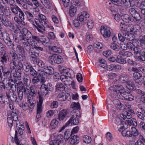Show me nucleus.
<instances>
[{"mask_svg": "<svg viewBox=\"0 0 145 145\" xmlns=\"http://www.w3.org/2000/svg\"><path fill=\"white\" fill-rule=\"evenodd\" d=\"M129 12L131 16L127 14L123 15L122 16V19L124 22L126 23L135 22L140 19V15L137 12L136 8H130L129 10Z\"/></svg>", "mask_w": 145, "mask_h": 145, "instance_id": "1", "label": "nucleus"}, {"mask_svg": "<svg viewBox=\"0 0 145 145\" xmlns=\"http://www.w3.org/2000/svg\"><path fill=\"white\" fill-rule=\"evenodd\" d=\"M38 16L39 19H35L34 27L39 32L42 33L45 30L44 25L46 24V18L45 16L42 14H39Z\"/></svg>", "mask_w": 145, "mask_h": 145, "instance_id": "2", "label": "nucleus"}, {"mask_svg": "<svg viewBox=\"0 0 145 145\" xmlns=\"http://www.w3.org/2000/svg\"><path fill=\"white\" fill-rule=\"evenodd\" d=\"M133 25L132 24L126 25L122 22H121L120 24V26L121 28V33L125 36V38L126 40H131L133 39H130L129 33L132 32Z\"/></svg>", "mask_w": 145, "mask_h": 145, "instance_id": "3", "label": "nucleus"}, {"mask_svg": "<svg viewBox=\"0 0 145 145\" xmlns=\"http://www.w3.org/2000/svg\"><path fill=\"white\" fill-rule=\"evenodd\" d=\"M48 61L49 63L52 65L55 63L60 64L63 61L61 56L57 54H54L49 57Z\"/></svg>", "mask_w": 145, "mask_h": 145, "instance_id": "4", "label": "nucleus"}, {"mask_svg": "<svg viewBox=\"0 0 145 145\" xmlns=\"http://www.w3.org/2000/svg\"><path fill=\"white\" fill-rule=\"evenodd\" d=\"M117 97L122 100L126 99L129 101H132L134 99L133 96L130 93L127 92L125 89L123 90Z\"/></svg>", "mask_w": 145, "mask_h": 145, "instance_id": "5", "label": "nucleus"}, {"mask_svg": "<svg viewBox=\"0 0 145 145\" xmlns=\"http://www.w3.org/2000/svg\"><path fill=\"white\" fill-rule=\"evenodd\" d=\"M40 72L46 79L47 76L53 74L54 71L52 67L46 66L43 69L42 71L41 70Z\"/></svg>", "mask_w": 145, "mask_h": 145, "instance_id": "6", "label": "nucleus"}, {"mask_svg": "<svg viewBox=\"0 0 145 145\" xmlns=\"http://www.w3.org/2000/svg\"><path fill=\"white\" fill-rule=\"evenodd\" d=\"M46 81V80L40 72L38 74V75L33 77L32 80V83L35 85H37L40 82L44 83Z\"/></svg>", "mask_w": 145, "mask_h": 145, "instance_id": "7", "label": "nucleus"}, {"mask_svg": "<svg viewBox=\"0 0 145 145\" xmlns=\"http://www.w3.org/2000/svg\"><path fill=\"white\" fill-rule=\"evenodd\" d=\"M51 138L52 140L50 142V145H59V143L63 140V137L60 134L57 136L53 135Z\"/></svg>", "mask_w": 145, "mask_h": 145, "instance_id": "8", "label": "nucleus"}, {"mask_svg": "<svg viewBox=\"0 0 145 145\" xmlns=\"http://www.w3.org/2000/svg\"><path fill=\"white\" fill-rule=\"evenodd\" d=\"M69 112L66 109H63L59 113L57 119L59 121H62L69 118L70 116Z\"/></svg>", "mask_w": 145, "mask_h": 145, "instance_id": "9", "label": "nucleus"}, {"mask_svg": "<svg viewBox=\"0 0 145 145\" xmlns=\"http://www.w3.org/2000/svg\"><path fill=\"white\" fill-rule=\"evenodd\" d=\"M109 90L111 91L114 92L115 94H116L115 97H116L124 89L123 87L122 86L120 85H113L110 87L109 88Z\"/></svg>", "mask_w": 145, "mask_h": 145, "instance_id": "10", "label": "nucleus"}, {"mask_svg": "<svg viewBox=\"0 0 145 145\" xmlns=\"http://www.w3.org/2000/svg\"><path fill=\"white\" fill-rule=\"evenodd\" d=\"M10 55L12 57L11 61L15 62L17 60H18V61H22L25 58V56L21 55L20 54H17L14 52L11 53Z\"/></svg>", "mask_w": 145, "mask_h": 145, "instance_id": "11", "label": "nucleus"}, {"mask_svg": "<svg viewBox=\"0 0 145 145\" xmlns=\"http://www.w3.org/2000/svg\"><path fill=\"white\" fill-rule=\"evenodd\" d=\"M111 29L109 27L104 26L100 31L102 35L105 38H109L111 35Z\"/></svg>", "mask_w": 145, "mask_h": 145, "instance_id": "12", "label": "nucleus"}, {"mask_svg": "<svg viewBox=\"0 0 145 145\" xmlns=\"http://www.w3.org/2000/svg\"><path fill=\"white\" fill-rule=\"evenodd\" d=\"M30 42L31 39L27 38L25 36L22 35L20 42L24 44V47L27 50L30 49V47L29 46V44Z\"/></svg>", "mask_w": 145, "mask_h": 145, "instance_id": "13", "label": "nucleus"}, {"mask_svg": "<svg viewBox=\"0 0 145 145\" xmlns=\"http://www.w3.org/2000/svg\"><path fill=\"white\" fill-rule=\"evenodd\" d=\"M77 115L75 113L72 115L69 120L66 123L67 125H69L70 123L71 125H77L79 123L78 118L77 117Z\"/></svg>", "mask_w": 145, "mask_h": 145, "instance_id": "14", "label": "nucleus"}, {"mask_svg": "<svg viewBox=\"0 0 145 145\" xmlns=\"http://www.w3.org/2000/svg\"><path fill=\"white\" fill-rule=\"evenodd\" d=\"M89 17V14L84 11L82 12L80 14H78L76 19L78 21L82 22L84 20L85 18H88Z\"/></svg>", "mask_w": 145, "mask_h": 145, "instance_id": "15", "label": "nucleus"}, {"mask_svg": "<svg viewBox=\"0 0 145 145\" xmlns=\"http://www.w3.org/2000/svg\"><path fill=\"white\" fill-rule=\"evenodd\" d=\"M39 102L37 104V113H41L42 111V104L44 100L43 97L41 95H39Z\"/></svg>", "mask_w": 145, "mask_h": 145, "instance_id": "16", "label": "nucleus"}, {"mask_svg": "<svg viewBox=\"0 0 145 145\" xmlns=\"http://www.w3.org/2000/svg\"><path fill=\"white\" fill-rule=\"evenodd\" d=\"M141 73L137 72H135L133 74V78L135 82L139 85L141 84V82L139 80L142 77Z\"/></svg>", "mask_w": 145, "mask_h": 145, "instance_id": "17", "label": "nucleus"}, {"mask_svg": "<svg viewBox=\"0 0 145 145\" xmlns=\"http://www.w3.org/2000/svg\"><path fill=\"white\" fill-rule=\"evenodd\" d=\"M6 96L13 102H15L17 100V96L16 93L13 91H9L8 93H6Z\"/></svg>", "mask_w": 145, "mask_h": 145, "instance_id": "18", "label": "nucleus"}, {"mask_svg": "<svg viewBox=\"0 0 145 145\" xmlns=\"http://www.w3.org/2000/svg\"><path fill=\"white\" fill-rule=\"evenodd\" d=\"M25 14L27 20L34 26L35 22L33 20V16L32 14L29 11H26L25 12Z\"/></svg>", "mask_w": 145, "mask_h": 145, "instance_id": "19", "label": "nucleus"}, {"mask_svg": "<svg viewBox=\"0 0 145 145\" xmlns=\"http://www.w3.org/2000/svg\"><path fill=\"white\" fill-rule=\"evenodd\" d=\"M79 142V138L76 135L71 137L69 140V143L72 145H76Z\"/></svg>", "mask_w": 145, "mask_h": 145, "instance_id": "20", "label": "nucleus"}, {"mask_svg": "<svg viewBox=\"0 0 145 145\" xmlns=\"http://www.w3.org/2000/svg\"><path fill=\"white\" fill-rule=\"evenodd\" d=\"M113 103L117 109L122 110L124 108L123 105L121 103L118 99H116L114 100Z\"/></svg>", "mask_w": 145, "mask_h": 145, "instance_id": "21", "label": "nucleus"}, {"mask_svg": "<svg viewBox=\"0 0 145 145\" xmlns=\"http://www.w3.org/2000/svg\"><path fill=\"white\" fill-rule=\"evenodd\" d=\"M1 24L4 26L8 27L11 24V22L6 16H5L0 19Z\"/></svg>", "mask_w": 145, "mask_h": 145, "instance_id": "22", "label": "nucleus"}, {"mask_svg": "<svg viewBox=\"0 0 145 145\" xmlns=\"http://www.w3.org/2000/svg\"><path fill=\"white\" fill-rule=\"evenodd\" d=\"M30 51L29 53L31 56V57L32 58H36L37 57H38L39 55V52L36 51V50L34 48H31L29 50Z\"/></svg>", "mask_w": 145, "mask_h": 145, "instance_id": "23", "label": "nucleus"}, {"mask_svg": "<svg viewBox=\"0 0 145 145\" xmlns=\"http://www.w3.org/2000/svg\"><path fill=\"white\" fill-rule=\"evenodd\" d=\"M132 32L136 35H139L141 32V28L138 25H133Z\"/></svg>", "mask_w": 145, "mask_h": 145, "instance_id": "24", "label": "nucleus"}, {"mask_svg": "<svg viewBox=\"0 0 145 145\" xmlns=\"http://www.w3.org/2000/svg\"><path fill=\"white\" fill-rule=\"evenodd\" d=\"M24 82V85L26 86L29 85L31 82V80L30 76L27 74H24L23 76Z\"/></svg>", "mask_w": 145, "mask_h": 145, "instance_id": "25", "label": "nucleus"}, {"mask_svg": "<svg viewBox=\"0 0 145 145\" xmlns=\"http://www.w3.org/2000/svg\"><path fill=\"white\" fill-rule=\"evenodd\" d=\"M120 116L121 118L124 120L126 118L130 119L132 117L131 113L126 111H124L123 114H121Z\"/></svg>", "mask_w": 145, "mask_h": 145, "instance_id": "26", "label": "nucleus"}, {"mask_svg": "<svg viewBox=\"0 0 145 145\" xmlns=\"http://www.w3.org/2000/svg\"><path fill=\"white\" fill-rule=\"evenodd\" d=\"M10 9L14 14L17 16L18 15V12L21 10V9L17 5L11 7Z\"/></svg>", "mask_w": 145, "mask_h": 145, "instance_id": "27", "label": "nucleus"}, {"mask_svg": "<svg viewBox=\"0 0 145 145\" xmlns=\"http://www.w3.org/2000/svg\"><path fill=\"white\" fill-rule=\"evenodd\" d=\"M9 102V98L7 97L0 95V103L5 105L8 104Z\"/></svg>", "mask_w": 145, "mask_h": 145, "instance_id": "28", "label": "nucleus"}, {"mask_svg": "<svg viewBox=\"0 0 145 145\" xmlns=\"http://www.w3.org/2000/svg\"><path fill=\"white\" fill-rule=\"evenodd\" d=\"M141 112H137L136 114L137 116L142 120H144L145 117V111L142 108H141Z\"/></svg>", "mask_w": 145, "mask_h": 145, "instance_id": "29", "label": "nucleus"}, {"mask_svg": "<svg viewBox=\"0 0 145 145\" xmlns=\"http://www.w3.org/2000/svg\"><path fill=\"white\" fill-rule=\"evenodd\" d=\"M2 72L3 74V75L5 77V79H7L12 76L11 73L10 71L6 69L3 70Z\"/></svg>", "mask_w": 145, "mask_h": 145, "instance_id": "30", "label": "nucleus"}, {"mask_svg": "<svg viewBox=\"0 0 145 145\" xmlns=\"http://www.w3.org/2000/svg\"><path fill=\"white\" fill-rule=\"evenodd\" d=\"M16 50L18 52L21 54V55L25 56V52L23 46L19 45H17L16 46Z\"/></svg>", "mask_w": 145, "mask_h": 145, "instance_id": "31", "label": "nucleus"}, {"mask_svg": "<svg viewBox=\"0 0 145 145\" xmlns=\"http://www.w3.org/2000/svg\"><path fill=\"white\" fill-rule=\"evenodd\" d=\"M138 59L141 61H145V51L143 50L140 51L138 56Z\"/></svg>", "mask_w": 145, "mask_h": 145, "instance_id": "32", "label": "nucleus"}, {"mask_svg": "<svg viewBox=\"0 0 145 145\" xmlns=\"http://www.w3.org/2000/svg\"><path fill=\"white\" fill-rule=\"evenodd\" d=\"M126 84L127 88L129 90L133 91L135 90V88L131 81L129 80Z\"/></svg>", "mask_w": 145, "mask_h": 145, "instance_id": "33", "label": "nucleus"}, {"mask_svg": "<svg viewBox=\"0 0 145 145\" xmlns=\"http://www.w3.org/2000/svg\"><path fill=\"white\" fill-rule=\"evenodd\" d=\"M37 88L35 87H32L30 88V95L33 97H35L37 93L39 94V92L37 91Z\"/></svg>", "mask_w": 145, "mask_h": 145, "instance_id": "34", "label": "nucleus"}, {"mask_svg": "<svg viewBox=\"0 0 145 145\" xmlns=\"http://www.w3.org/2000/svg\"><path fill=\"white\" fill-rule=\"evenodd\" d=\"M72 134L70 129H67L65 131L64 136V138L65 141H67L70 137L72 136Z\"/></svg>", "mask_w": 145, "mask_h": 145, "instance_id": "35", "label": "nucleus"}, {"mask_svg": "<svg viewBox=\"0 0 145 145\" xmlns=\"http://www.w3.org/2000/svg\"><path fill=\"white\" fill-rule=\"evenodd\" d=\"M117 62L121 64H124L126 63V58H123L120 55H118L116 57Z\"/></svg>", "mask_w": 145, "mask_h": 145, "instance_id": "36", "label": "nucleus"}, {"mask_svg": "<svg viewBox=\"0 0 145 145\" xmlns=\"http://www.w3.org/2000/svg\"><path fill=\"white\" fill-rule=\"evenodd\" d=\"M58 121L56 119L53 120L50 123V128L51 129H56L58 126Z\"/></svg>", "mask_w": 145, "mask_h": 145, "instance_id": "37", "label": "nucleus"}, {"mask_svg": "<svg viewBox=\"0 0 145 145\" xmlns=\"http://www.w3.org/2000/svg\"><path fill=\"white\" fill-rule=\"evenodd\" d=\"M49 49L54 52L57 53H61L62 52L61 49L59 47L54 46H49Z\"/></svg>", "mask_w": 145, "mask_h": 145, "instance_id": "38", "label": "nucleus"}, {"mask_svg": "<svg viewBox=\"0 0 145 145\" xmlns=\"http://www.w3.org/2000/svg\"><path fill=\"white\" fill-rule=\"evenodd\" d=\"M0 60L4 63H7V62H9V58L7 54H4L1 57Z\"/></svg>", "mask_w": 145, "mask_h": 145, "instance_id": "39", "label": "nucleus"}, {"mask_svg": "<svg viewBox=\"0 0 145 145\" xmlns=\"http://www.w3.org/2000/svg\"><path fill=\"white\" fill-rule=\"evenodd\" d=\"M22 72H15L13 73V77L14 80H21V77Z\"/></svg>", "mask_w": 145, "mask_h": 145, "instance_id": "40", "label": "nucleus"}, {"mask_svg": "<svg viewBox=\"0 0 145 145\" xmlns=\"http://www.w3.org/2000/svg\"><path fill=\"white\" fill-rule=\"evenodd\" d=\"M15 67V72H22L21 70L23 69V64L21 62L18 61V64Z\"/></svg>", "mask_w": 145, "mask_h": 145, "instance_id": "41", "label": "nucleus"}, {"mask_svg": "<svg viewBox=\"0 0 145 145\" xmlns=\"http://www.w3.org/2000/svg\"><path fill=\"white\" fill-rule=\"evenodd\" d=\"M76 11V8L73 6H72L70 8L69 14L71 16H73L75 15Z\"/></svg>", "mask_w": 145, "mask_h": 145, "instance_id": "42", "label": "nucleus"}, {"mask_svg": "<svg viewBox=\"0 0 145 145\" xmlns=\"http://www.w3.org/2000/svg\"><path fill=\"white\" fill-rule=\"evenodd\" d=\"M67 97L66 94L63 93H60L57 96V98L58 100L60 101H64L66 100Z\"/></svg>", "mask_w": 145, "mask_h": 145, "instance_id": "43", "label": "nucleus"}, {"mask_svg": "<svg viewBox=\"0 0 145 145\" xmlns=\"http://www.w3.org/2000/svg\"><path fill=\"white\" fill-rule=\"evenodd\" d=\"M4 42L10 48H11L12 49L14 48V47L15 45L14 43L12 42L10 39H7V40Z\"/></svg>", "mask_w": 145, "mask_h": 145, "instance_id": "44", "label": "nucleus"}, {"mask_svg": "<svg viewBox=\"0 0 145 145\" xmlns=\"http://www.w3.org/2000/svg\"><path fill=\"white\" fill-rule=\"evenodd\" d=\"M56 87L57 89L61 91H63L65 90V88L64 85L61 83L59 82L57 83Z\"/></svg>", "mask_w": 145, "mask_h": 145, "instance_id": "45", "label": "nucleus"}, {"mask_svg": "<svg viewBox=\"0 0 145 145\" xmlns=\"http://www.w3.org/2000/svg\"><path fill=\"white\" fill-rule=\"evenodd\" d=\"M41 2L43 4L45 7L48 8H51V4L49 0H40Z\"/></svg>", "mask_w": 145, "mask_h": 145, "instance_id": "46", "label": "nucleus"}, {"mask_svg": "<svg viewBox=\"0 0 145 145\" xmlns=\"http://www.w3.org/2000/svg\"><path fill=\"white\" fill-rule=\"evenodd\" d=\"M121 1L127 7L129 8L132 6L131 0H121Z\"/></svg>", "mask_w": 145, "mask_h": 145, "instance_id": "47", "label": "nucleus"}, {"mask_svg": "<svg viewBox=\"0 0 145 145\" xmlns=\"http://www.w3.org/2000/svg\"><path fill=\"white\" fill-rule=\"evenodd\" d=\"M129 80V78L127 76H122L120 78L119 81L122 83H126Z\"/></svg>", "mask_w": 145, "mask_h": 145, "instance_id": "48", "label": "nucleus"}, {"mask_svg": "<svg viewBox=\"0 0 145 145\" xmlns=\"http://www.w3.org/2000/svg\"><path fill=\"white\" fill-rule=\"evenodd\" d=\"M32 67V66L28 65L27 63L26 64H23V69L26 72L29 71Z\"/></svg>", "mask_w": 145, "mask_h": 145, "instance_id": "49", "label": "nucleus"}, {"mask_svg": "<svg viewBox=\"0 0 145 145\" xmlns=\"http://www.w3.org/2000/svg\"><path fill=\"white\" fill-rule=\"evenodd\" d=\"M16 64V62L11 61L9 64V67L10 70L11 72L15 69V67Z\"/></svg>", "mask_w": 145, "mask_h": 145, "instance_id": "50", "label": "nucleus"}, {"mask_svg": "<svg viewBox=\"0 0 145 145\" xmlns=\"http://www.w3.org/2000/svg\"><path fill=\"white\" fill-rule=\"evenodd\" d=\"M37 64L38 66L41 68H42L43 69L46 66L45 65V63L42 60L37 59L36 60Z\"/></svg>", "mask_w": 145, "mask_h": 145, "instance_id": "51", "label": "nucleus"}, {"mask_svg": "<svg viewBox=\"0 0 145 145\" xmlns=\"http://www.w3.org/2000/svg\"><path fill=\"white\" fill-rule=\"evenodd\" d=\"M30 74L33 77L37 76L39 73H40V71L39 70L37 72L33 68H32L29 71Z\"/></svg>", "mask_w": 145, "mask_h": 145, "instance_id": "52", "label": "nucleus"}, {"mask_svg": "<svg viewBox=\"0 0 145 145\" xmlns=\"http://www.w3.org/2000/svg\"><path fill=\"white\" fill-rule=\"evenodd\" d=\"M70 108H74V109H78L80 108V106L79 103H73L71 105Z\"/></svg>", "mask_w": 145, "mask_h": 145, "instance_id": "53", "label": "nucleus"}, {"mask_svg": "<svg viewBox=\"0 0 145 145\" xmlns=\"http://www.w3.org/2000/svg\"><path fill=\"white\" fill-rule=\"evenodd\" d=\"M31 3V5H29L33 6L34 5L36 8H37L39 6V3L37 0H29Z\"/></svg>", "mask_w": 145, "mask_h": 145, "instance_id": "54", "label": "nucleus"}, {"mask_svg": "<svg viewBox=\"0 0 145 145\" xmlns=\"http://www.w3.org/2000/svg\"><path fill=\"white\" fill-rule=\"evenodd\" d=\"M49 42L48 39V38H43L40 39V42H42V44L46 46H48Z\"/></svg>", "mask_w": 145, "mask_h": 145, "instance_id": "55", "label": "nucleus"}, {"mask_svg": "<svg viewBox=\"0 0 145 145\" xmlns=\"http://www.w3.org/2000/svg\"><path fill=\"white\" fill-rule=\"evenodd\" d=\"M84 142L86 143L89 144L91 142V138L88 136L85 135L83 138Z\"/></svg>", "mask_w": 145, "mask_h": 145, "instance_id": "56", "label": "nucleus"}, {"mask_svg": "<svg viewBox=\"0 0 145 145\" xmlns=\"http://www.w3.org/2000/svg\"><path fill=\"white\" fill-rule=\"evenodd\" d=\"M1 35L3 40L4 41L7 40V39H10L9 36V35L6 32L1 33Z\"/></svg>", "mask_w": 145, "mask_h": 145, "instance_id": "57", "label": "nucleus"}, {"mask_svg": "<svg viewBox=\"0 0 145 145\" xmlns=\"http://www.w3.org/2000/svg\"><path fill=\"white\" fill-rule=\"evenodd\" d=\"M18 17L20 20L22 22H24V20H25V14L21 10L19 12Z\"/></svg>", "mask_w": 145, "mask_h": 145, "instance_id": "58", "label": "nucleus"}, {"mask_svg": "<svg viewBox=\"0 0 145 145\" xmlns=\"http://www.w3.org/2000/svg\"><path fill=\"white\" fill-rule=\"evenodd\" d=\"M60 78L62 82H63L66 85H68L69 84L67 83V79L68 78L66 77V75H62L60 77Z\"/></svg>", "mask_w": 145, "mask_h": 145, "instance_id": "59", "label": "nucleus"}, {"mask_svg": "<svg viewBox=\"0 0 145 145\" xmlns=\"http://www.w3.org/2000/svg\"><path fill=\"white\" fill-rule=\"evenodd\" d=\"M25 32H26V33H24V36L27 38L29 39L32 37L33 35L31 34V32L28 31L27 29H25Z\"/></svg>", "mask_w": 145, "mask_h": 145, "instance_id": "60", "label": "nucleus"}, {"mask_svg": "<svg viewBox=\"0 0 145 145\" xmlns=\"http://www.w3.org/2000/svg\"><path fill=\"white\" fill-rule=\"evenodd\" d=\"M137 5L140 9H145V0L141 2L138 1L137 3Z\"/></svg>", "mask_w": 145, "mask_h": 145, "instance_id": "61", "label": "nucleus"}, {"mask_svg": "<svg viewBox=\"0 0 145 145\" xmlns=\"http://www.w3.org/2000/svg\"><path fill=\"white\" fill-rule=\"evenodd\" d=\"M111 48L114 50H116L117 51L119 49V46L115 43V42H113L111 44Z\"/></svg>", "mask_w": 145, "mask_h": 145, "instance_id": "62", "label": "nucleus"}, {"mask_svg": "<svg viewBox=\"0 0 145 145\" xmlns=\"http://www.w3.org/2000/svg\"><path fill=\"white\" fill-rule=\"evenodd\" d=\"M22 35L21 34L20 35H17L14 36V40L16 42H21V38H22Z\"/></svg>", "mask_w": 145, "mask_h": 145, "instance_id": "63", "label": "nucleus"}, {"mask_svg": "<svg viewBox=\"0 0 145 145\" xmlns=\"http://www.w3.org/2000/svg\"><path fill=\"white\" fill-rule=\"evenodd\" d=\"M121 134L123 136L128 137H132V135H133V134L130 131H127L125 133L122 132Z\"/></svg>", "mask_w": 145, "mask_h": 145, "instance_id": "64", "label": "nucleus"}]
</instances>
